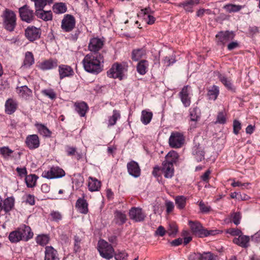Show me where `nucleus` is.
I'll return each instance as SVG.
<instances>
[{"label": "nucleus", "instance_id": "39448f33", "mask_svg": "<svg viewBox=\"0 0 260 260\" xmlns=\"http://www.w3.org/2000/svg\"><path fill=\"white\" fill-rule=\"evenodd\" d=\"M66 173L64 171L58 166H53L49 170L44 171L42 174L43 178L52 179L59 178L64 176Z\"/></svg>", "mask_w": 260, "mask_h": 260}, {"label": "nucleus", "instance_id": "5fc2aeb1", "mask_svg": "<svg viewBox=\"0 0 260 260\" xmlns=\"http://www.w3.org/2000/svg\"><path fill=\"white\" fill-rule=\"evenodd\" d=\"M226 122V118L225 114L222 112L218 113L215 123H219L223 124Z\"/></svg>", "mask_w": 260, "mask_h": 260}, {"label": "nucleus", "instance_id": "de8ad7c7", "mask_svg": "<svg viewBox=\"0 0 260 260\" xmlns=\"http://www.w3.org/2000/svg\"><path fill=\"white\" fill-rule=\"evenodd\" d=\"M34 57L32 52L27 51L25 53V58L23 61L24 66L30 67L34 63Z\"/></svg>", "mask_w": 260, "mask_h": 260}, {"label": "nucleus", "instance_id": "b1692460", "mask_svg": "<svg viewBox=\"0 0 260 260\" xmlns=\"http://www.w3.org/2000/svg\"><path fill=\"white\" fill-rule=\"evenodd\" d=\"M58 72L60 79L72 76L74 74L73 69L70 66L65 64H61L59 66Z\"/></svg>", "mask_w": 260, "mask_h": 260}, {"label": "nucleus", "instance_id": "3c124183", "mask_svg": "<svg viewBox=\"0 0 260 260\" xmlns=\"http://www.w3.org/2000/svg\"><path fill=\"white\" fill-rule=\"evenodd\" d=\"M34 2L36 10L37 9H43L48 4L46 0H30Z\"/></svg>", "mask_w": 260, "mask_h": 260}, {"label": "nucleus", "instance_id": "0e129e2a", "mask_svg": "<svg viewBox=\"0 0 260 260\" xmlns=\"http://www.w3.org/2000/svg\"><path fill=\"white\" fill-rule=\"evenodd\" d=\"M205 236L204 237H208L209 236H214L216 235L217 234H219L220 233H222L221 231L218 230H209L208 231L206 229L205 230Z\"/></svg>", "mask_w": 260, "mask_h": 260}, {"label": "nucleus", "instance_id": "f704fd0d", "mask_svg": "<svg viewBox=\"0 0 260 260\" xmlns=\"http://www.w3.org/2000/svg\"><path fill=\"white\" fill-rule=\"evenodd\" d=\"M148 66L149 63L147 60H141L137 65V71L139 74L144 75L147 73Z\"/></svg>", "mask_w": 260, "mask_h": 260}, {"label": "nucleus", "instance_id": "4d7b16f0", "mask_svg": "<svg viewBox=\"0 0 260 260\" xmlns=\"http://www.w3.org/2000/svg\"><path fill=\"white\" fill-rule=\"evenodd\" d=\"M178 232L177 226L175 223H171L169 225V229L167 230V233L170 236H174Z\"/></svg>", "mask_w": 260, "mask_h": 260}, {"label": "nucleus", "instance_id": "a19ab883", "mask_svg": "<svg viewBox=\"0 0 260 260\" xmlns=\"http://www.w3.org/2000/svg\"><path fill=\"white\" fill-rule=\"evenodd\" d=\"M187 198L183 196H177L175 198V204L179 209H183L186 204Z\"/></svg>", "mask_w": 260, "mask_h": 260}, {"label": "nucleus", "instance_id": "c9c22d12", "mask_svg": "<svg viewBox=\"0 0 260 260\" xmlns=\"http://www.w3.org/2000/svg\"><path fill=\"white\" fill-rule=\"evenodd\" d=\"M146 51L144 48L134 49L132 52V59L133 61H137L146 55Z\"/></svg>", "mask_w": 260, "mask_h": 260}, {"label": "nucleus", "instance_id": "a211bd4d", "mask_svg": "<svg viewBox=\"0 0 260 260\" xmlns=\"http://www.w3.org/2000/svg\"><path fill=\"white\" fill-rule=\"evenodd\" d=\"M44 254V260H60L57 251L52 246L45 247Z\"/></svg>", "mask_w": 260, "mask_h": 260}, {"label": "nucleus", "instance_id": "9d476101", "mask_svg": "<svg viewBox=\"0 0 260 260\" xmlns=\"http://www.w3.org/2000/svg\"><path fill=\"white\" fill-rule=\"evenodd\" d=\"M19 13L21 19L27 23H30L34 20L35 14L34 11L30 9L27 5L19 9Z\"/></svg>", "mask_w": 260, "mask_h": 260}, {"label": "nucleus", "instance_id": "79ce46f5", "mask_svg": "<svg viewBox=\"0 0 260 260\" xmlns=\"http://www.w3.org/2000/svg\"><path fill=\"white\" fill-rule=\"evenodd\" d=\"M67 8L63 3H56L53 6V10L56 14H62L67 11Z\"/></svg>", "mask_w": 260, "mask_h": 260}, {"label": "nucleus", "instance_id": "680f3d73", "mask_svg": "<svg viewBox=\"0 0 260 260\" xmlns=\"http://www.w3.org/2000/svg\"><path fill=\"white\" fill-rule=\"evenodd\" d=\"M232 221L236 224L238 225L240 222V219L241 218V214L239 212L234 213L232 215Z\"/></svg>", "mask_w": 260, "mask_h": 260}, {"label": "nucleus", "instance_id": "393cba45", "mask_svg": "<svg viewBox=\"0 0 260 260\" xmlns=\"http://www.w3.org/2000/svg\"><path fill=\"white\" fill-rule=\"evenodd\" d=\"M233 242L242 248H247L249 246L250 238L249 236L243 235L242 234L238 238H235Z\"/></svg>", "mask_w": 260, "mask_h": 260}, {"label": "nucleus", "instance_id": "13d9d810", "mask_svg": "<svg viewBox=\"0 0 260 260\" xmlns=\"http://www.w3.org/2000/svg\"><path fill=\"white\" fill-rule=\"evenodd\" d=\"M212 253L210 252H204L203 253H195L196 258L199 260H207Z\"/></svg>", "mask_w": 260, "mask_h": 260}, {"label": "nucleus", "instance_id": "e433bc0d", "mask_svg": "<svg viewBox=\"0 0 260 260\" xmlns=\"http://www.w3.org/2000/svg\"><path fill=\"white\" fill-rule=\"evenodd\" d=\"M35 125L40 135L44 137H51V132L44 124L37 123Z\"/></svg>", "mask_w": 260, "mask_h": 260}, {"label": "nucleus", "instance_id": "7c9ffc66", "mask_svg": "<svg viewBox=\"0 0 260 260\" xmlns=\"http://www.w3.org/2000/svg\"><path fill=\"white\" fill-rule=\"evenodd\" d=\"M126 221V215L120 211H116L114 213L113 222L119 225L123 224Z\"/></svg>", "mask_w": 260, "mask_h": 260}, {"label": "nucleus", "instance_id": "412c9836", "mask_svg": "<svg viewBox=\"0 0 260 260\" xmlns=\"http://www.w3.org/2000/svg\"><path fill=\"white\" fill-rule=\"evenodd\" d=\"M18 107L17 101L13 99H8L5 103V112L7 114L11 115L13 114Z\"/></svg>", "mask_w": 260, "mask_h": 260}, {"label": "nucleus", "instance_id": "c03bdc74", "mask_svg": "<svg viewBox=\"0 0 260 260\" xmlns=\"http://www.w3.org/2000/svg\"><path fill=\"white\" fill-rule=\"evenodd\" d=\"M243 6L234 4H227L223 7V9L228 13L237 12L240 11Z\"/></svg>", "mask_w": 260, "mask_h": 260}, {"label": "nucleus", "instance_id": "dca6fc26", "mask_svg": "<svg viewBox=\"0 0 260 260\" xmlns=\"http://www.w3.org/2000/svg\"><path fill=\"white\" fill-rule=\"evenodd\" d=\"M22 241L27 242L32 239L34 233L31 228L25 224L20 225L18 228Z\"/></svg>", "mask_w": 260, "mask_h": 260}, {"label": "nucleus", "instance_id": "20e7f679", "mask_svg": "<svg viewBox=\"0 0 260 260\" xmlns=\"http://www.w3.org/2000/svg\"><path fill=\"white\" fill-rule=\"evenodd\" d=\"M185 138L183 134L174 132H172L169 139V145L171 148H181L184 143Z\"/></svg>", "mask_w": 260, "mask_h": 260}, {"label": "nucleus", "instance_id": "6e6d98bb", "mask_svg": "<svg viewBox=\"0 0 260 260\" xmlns=\"http://www.w3.org/2000/svg\"><path fill=\"white\" fill-rule=\"evenodd\" d=\"M114 257L116 260H127L128 254L125 251H118L114 253Z\"/></svg>", "mask_w": 260, "mask_h": 260}, {"label": "nucleus", "instance_id": "f03ea898", "mask_svg": "<svg viewBox=\"0 0 260 260\" xmlns=\"http://www.w3.org/2000/svg\"><path fill=\"white\" fill-rule=\"evenodd\" d=\"M3 26L7 30L13 31L16 26L17 17L15 13L9 9H5L2 15Z\"/></svg>", "mask_w": 260, "mask_h": 260}, {"label": "nucleus", "instance_id": "473e14b6", "mask_svg": "<svg viewBox=\"0 0 260 260\" xmlns=\"http://www.w3.org/2000/svg\"><path fill=\"white\" fill-rule=\"evenodd\" d=\"M179 154L175 151H170L165 157L164 161L167 163H171L172 165L176 164L179 161Z\"/></svg>", "mask_w": 260, "mask_h": 260}, {"label": "nucleus", "instance_id": "4468645a", "mask_svg": "<svg viewBox=\"0 0 260 260\" xmlns=\"http://www.w3.org/2000/svg\"><path fill=\"white\" fill-rule=\"evenodd\" d=\"M41 35V29L34 26L27 27L25 30L26 38L31 42L39 39Z\"/></svg>", "mask_w": 260, "mask_h": 260}, {"label": "nucleus", "instance_id": "774afa93", "mask_svg": "<svg viewBox=\"0 0 260 260\" xmlns=\"http://www.w3.org/2000/svg\"><path fill=\"white\" fill-rule=\"evenodd\" d=\"M185 4H186V1H185L183 3H180L178 5V6L179 7H183L185 9V10L187 12H193L192 7L190 5H185Z\"/></svg>", "mask_w": 260, "mask_h": 260}, {"label": "nucleus", "instance_id": "49530a36", "mask_svg": "<svg viewBox=\"0 0 260 260\" xmlns=\"http://www.w3.org/2000/svg\"><path fill=\"white\" fill-rule=\"evenodd\" d=\"M9 239L12 243H17L22 241L18 229L10 233Z\"/></svg>", "mask_w": 260, "mask_h": 260}, {"label": "nucleus", "instance_id": "6ab92c4d", "mask_svg": "<svg viewBox=\"0 0 260 260\" xmlns=\"http://www.w3.org/2000/svg\"><path fill=\"white\" fill-rule=\"evenodd\" d=\"M127 169L129 174L135 178L139 177L141 175V169L138 164L134 160L127 164Z\"/></svg>", "mask_w": 260, "mask_h": 260}, {"label": "nucleus", "instance_id": "09e8293b", "mask_svg": "<svg viewBox=\"0 0 260 260\" xmlns=\"http://www.w3.org/2000/svg\"><path fill=\"white\" fill-rule=\"evenodd\" d=\"M219 78L220 81L222 83V84L226 87L227 89L232 91L234 90L232 83L230 79L221 75H220Z\"/></svg>", "mask_w": 260, "mask_h": 260}, {"label": "nucleus", "instance_id": "f257e3e1", "mask_svg": "<svg viewBox=\"0 0 260 260\" xmlns=\"http://www.w3.org/2000/svg\"><path fill=\"white\" fill-rule=\"evenodd\" d=\"M106 54V52L104 50L101 52L87 54L82 61L84 70L94 74L100 73L103 70Z\"/></svg>", "mask_w": 260, "mask_h": 260}, {"label": "nucleus", "instance_id": "9b49d317", "mask_svg": "<svg viewBox=\"0 0 260 260\" xmlns=\"http://www.w3.org/2000/svg\"><path fill=\"white\" fill-rule=\"evenodd\" d=\"M154 11L150 7H147L141 10L138 16L149 25L153 24L155 21V18L153 16Z\"/></svg>", "mask_w": 260, "mask_h": 260}, {"label": "nucleus", "instance_id": "5701e85b", "mask_svg": "<svg viewBox=\"0 0 260 260\" xmlns=\"http://www.w3.org/2000/svg\"><path fill=\"white\" fill-rule=\"evenodd\" d=\"M161 171L166 178H171L174 176V166L171 163H167L164 161Z\"/></svg>", "mask_w": 260, "mask_h": 260}, {"label": "nucleus", "instance_id": "ddd939ff", "mask_svg": "<svg viewBox=\"0 0 260 260\" xmlns=\"http://www.w3.org/2000/svg\"><path fill=\"white\" fill-rule=\"evenodd\" d=\"M104 45V41L102 39L93 38L90 40L88 46V49L90 53L100 52Z\"/></svg>", "mask_w": 260, "mask_h": 260}, {"label": "nucleus", "instance_id": "c85d7f7f", "mask_svg": "<svg viewBox=\"0 0 260 260\" xmlns=\"http://www.w3.org/2000/svg\"><path fill=\"white\" fill-rule=\"evenodd\" d=\"M101 183L97 179L89 177L88 182V188L90 191H98L101 188Z\"/></svg>", "mask_w": 260, "mask_h": 260}, {"label": "nucleus", "instance_id": "37998d69", "mask_svg": "<svg viewBox=\"0 0 260 260\" xmlns=\"http://www.w3.org/2000/svg\"><path fill=\"white\" fill-rule=\"evenodd\" d=\"M219 93V87L216 85H213L208 92L209 99L215 101L217 99Z\"/></svg>", "mask_w": 260, "mask_h": 260}, {"label": "nucleus", "instance_id": "864d4df0", "mask_svg": "<svg viewBox=\"0 0 260 260\" xmlns=\"http://www.w3.org/2000/svg\"><path fill=\"white\" fill-rule=\"evenodd\" d=\"M42 93L51 100L56 98V93L52 89H46L42 90Z\"/></svg>", "mask_w": 260, "mask_h": 260}, {"label": "nucleus", "instance_id": "1a4fd4ad", "mask_svg": "<svg viewBox=\"0 0 260 260\" xmlns=\"http://www.w3.org/2000/svg\"><path fill=\"white\" fill-rule=\"evenodd\" d=\"M125 71L124 66L117 62L114 63L111 68L107 72L108 76L110 78H118L122 80Z\"/></svg>", "mask_w": 260, "mask_h": 260}, {"label": "nucleus", "instance_id": "58836bf2", "mask_svg": "<svg viewBox=\"0 0 260 260\" xmlns=\"http://www.w3.org/2000/svg\"><path fill=\"white\" fill-rule=\"evenodd\" d=\"M153 114L151 112L143 110L141 113V121L145 125L148 124L151 121Z\"/></svg>", "mask_w": 260, "mask_h": 260}, {"label": "nucleus", "instance_id": "2f4dec72", "mask_svg": "<svg viewBox=\"0 0 260 260\" xmlns=\"http://www.w3.org/2000/svg\"><path fill=\"white\" fill-rule=\"evenodd\" d=\"M190 120L195 123L199 121L201 117V112L197 106H193L189 109Z\"/></svg>", "mask_w": 260, "mask_h": 260}, {"label": "nucleus", "instance_id": "4be33fe9", "mask_svg": "<svg viewBox=\"0 0 260 260\" xmlns=\"http://www.w3.org/2000/svg\"><path fill=\"white\" fill-rule=\"evenodd\" d=\"M84 198V194H83V198H79L77 200L75 207L80 213L86 214L88 212V203Z\"/></svg>", "mask_w": 260, "mask_h": 260}, {"label": "nucleus", "instance_id": "ea45409f", "mask_svg": "<svg viewBox=\"0 0 260 260\" xmlns=\"http://www.w3.org/2000/svg\"><path fill=\"white\" fill-rule=\"evenodd\" d=\"M120 118V114L119 111L117 110H114L113 111V114L111 116L109 117L108 119V126L114 125L117 120Z\"/></svg>", "mask_w": 260, "mask_h": 260}, {"label": "nucleus", "instance_id": "a878e982", "mask_svg": "<svg viewBox=\"0 0 260 260\" xmlns=\"http://www.w3.org/2000/svg\"><path fill=\"white\" fill-rule=\"evenodd\" d=\"M57 65V60L56 59H50L40 63L39 65V68L43 71H46L55 68Z\"/></svg>", "mask_w": 260, "mask_h": 260}, {"label": "nucleus", "instance_id": "e2e57ef3", "mask_svg": "<svg viewBox=\"0 0 260 260\" xmlns=\"http://www.w3.org/2000/svg\"><path fill=\"white\" fill-rule=\"evenodd\" d=\"M164 63L167 67H169L175 62L176 60L174 56L171 57L166 56L164 59Z\"/></svg>", "mask_w": 260, "mask_h": 260}, {"label": "nucleus", "instance_id": "f3484780", "mask_svg": "<svg viewBox=\"0 0 260 260\" xmlns=\"http://www.w3.org/2000/svg\"><path fill=\"white\" fill-rule=\"evenodd\" d=\"M190 89L189 86H185L179 93L181 101L185 107H189L191 103L190 97L189 96Z\"/></svg>", "mask_w": 260, "mask_h": 260}, {"label": "nucleus", "instance_id": "8fccbe9b", "mask_svg": "<svg viewBox=\"0 0 260 260\" xmlns=\"http://www.w3.org/2000/svg\"><path fill=\"white\" fill-rule=\"evenodd\" d=\"M13 152V150L10 149L8 146H4L0 148V154L5 158H8Z\"/></svg>", "mask_w": 260, "mask_h": 260}, {"label": "nucleus", "instance_id": "603ef678", "mask_svg": "<svg viewBox=\"0 0 260 260\" xmlns=\"http://www.w3.org/2000/svg\"><path fill=\"white\" fill-rule=\"evenodd\" d=\"M200 211L203 213H209L211 210V208L210 206H208L207 204H205L202 201H200L199 204Z\"/></svg>", "mask_w": 260, "mask_h": 260}, {"label": "nucleus", "instance_id": "2eb2a0df", "mask_svg": "<svg viewBox=\"0 0 260 260\" xmlns=\"http://www.w3.org/2000/svg\"><path fill=\"white\" fill-rule=\"evenodd\" d=\"M25 143L26 146L30 150H34L39 147L40 140L37 135H29L26 137Z\"/></svg>", "mask_w": 260, "mask_h": 260}, {"label": "nucleus", "instance_id": "bb28decb", "mask_svg": "<svg viewBox=\"0 0 260 260\" xmlns=\"http://www.w3.org/2000/svg\"><path fill=\"white\" fill-rule=\"evenodd\" d=\"M19 96L25 100L28 99L32 95V90L27 86H22L16 88Z\"/></svg>", "mask_w": 260, "mask_h": 260}, {"label": "nucleus", "instance_id": "7ed1b4c3", "mask_svg": "<svg viewBox=\"0 0 260 260\" xmlns=\"http://www.w3.org/2000/svg\"><path fill=\"white\" fill-rule=\"evenodd\" d=\"M98 250L100 255L106 259L112 258L114 255V249L112 246L104 240L99 241Z\"/></svg>", "mask_w": 260, "mask_h": 260}, {"label": "nucleus", "instance_id": "f8f14e48", "mask_svg": "<svg viewBox=\"0 0 260 260\" xmlns=\"http://www.w3.org/2000/svg\"><path fill=\"white\" fill-rule=\"evenodd\" d=\"M188 225L191 232L195 236L200 238H203L205 235L204 233L205 229L200 222L198 221L189 220L188 221Z\"/></svg>", "mask_w": 260, "mask_h": 260}, {"label": "nucleus", "instance_id": "4c0bfd02", "mask_svg": "<svg viewBox=\"0 0 260 260\" xmlns=\"http://www.w3.org/2000/svg\"><path fill=\"white\" fill-rule=\"evenodd\" d=\"M49 241L50 237L48 235L41 234L36 237V243L42 246L46 245Z\"/></svg>", "mask_w": 260, "mask_h": 260}, {"label": "nucleus", "instance_id": "69168bd1", "mask_svg": "<svg viewBox=\"0 0 260 260\" xmlns=\"http://www.w3.org/2000/svg\"><path fill=\"white\" fill-rule=\"evenodd\" d=\"M66 152L69 156H72L76 154L77 152V149L76 147H71L70 146H66Z\"/></svg>", "mask_w": 260, "mask_h": 260}, {"label": "nucleus", "instance_id": "338daca9", "mask_svg": "<svg viewBox=\"0 0 260 260\" xmlns=\"http://www.w3.org/2000/svg\"><path fill=\"white\" fill-rule=\"evenodd\" d=\"M240 47L239 43L237 41H233L230 42L229 44L227 45V49L230 50H233L235 49L238 48Z\"/></svg>", "mask_w": 260, "mask_h": 260}, {"label": "nucleus", "instance_id": "6e6552de", "mask_svg": "<svg viewBox=\"0 0 260 260\" xmlns=\"http://www.w3.org/2000/svg\"><path fill=\"white\" fill-rule=\"evenodd\" d=\"M129 218L136 222L144 221L146 217L145 211L140 207H132L129 211Z\"/></svg>", "mask_w": 260, "mask_h": 260}, {"label": "nucleus", "instance_id": "72a5a7b5", "mask_svg": "<svg viewBox=\"0 0 260 260\" xmlns=\"http://www.w3.org/2000/svg\"><path fill=\"white\" fill-rule=\"evenodd\" d=\"M75 110L81 117L85 116L88 109L87 104L84 102L76 103L75 104Z\"/></svg>", "mask_w": 260, "mask_h": 260}, {"label": "nucleus", "instance_id": "a18cd8bd", "mask_svg": "<svg viewBox=\"0 0 260 260\" xmlns=\"http://www.w3.org/2000/svg\"><path fill=\"white\" fill-rule=\"evenodd\" d=\"M38 177L35 174H30L25 177V182L28 187H33L36 185Z\"/></svg>", "mask_w": 260, "mask_h": 260}, {"label": "nucleus", "instance_id": "c756f323", "mask_svg": "<svg viewBox=\"0 0 260 260\" xmlns=\"http://www.w3.org/2000/svg\"><path fill=\"white\" fill-rule=\"evenodd\" d=\"M14 205V199L12 197L7 198L2 203V211L4 210L6 213L8 212L12 209Z\"/></svg>", "mask_w": 260, "mask_h": 260}, {"label": "nucleus", "instance_id": "cd10ccee", "mask_svg": "<svg viewBox=\"0 0 260 260\" xmlns=\"http://www.w3.org/2000/svg\"><path fill=\"white\" fill-rule=\"evenodd\" d=\"M35 15L44 21H47L52 19V13L51 11H44L43 9H37Z\"/></svg>", "mask_w": 260, "mask_h": 260}, {"label": "nucleus", "instance_id": "423d86ee", "mask_svg": "<svg viewBox=\"0 0 260 260\" xmlns=\"http://www.w3.org/2000/svg\"><path fill=\"white\" fill-rule=\"evenodd\" d=\"M235 35L232 31H220L215 36L216 42L218 45H224L228 42L233 40Z\"/></svg>", "mask_w": 260, "mask_h": 260}, {"label": "nucleus", "instance_id": "aec40b11", "mask_svg": "<svg viewBox=\"0 0 260 260\" xmlns=\"http://www.w3.org/2000/svg\"><path fill=\"white\" fill-rule=\"evenodd\" d=\"M192 153L198 162L201 161L205 158L204 147L200 144H196L193 147Z\"/></svg>", "mask_w": 260, "mask_h": 260}, {"label": "nucleus", "instance_id": "0eeeda50", "mask_svg": "<svg viewBox=\"0 0 260 260\" xmlns=\"http://www.w3.org/2000/svg\"><path fill=\"white\" fill-rule=\"evenodd\" d=\"M75 17L72 15L66 14L61 20V28L63 32H70L75 28Z\"/></svg>", "mask_w": 260, "mask_h": 260}, {"label": "nucleus", "instance_id": "bf43d9fd", "mask_svg": "<svg viewBox=\"0 0 260 260\" xmlns=\"http://www.w3.org/2000/svg\"><path fill=\"white\" fill-rule=\"evenodd\" d=\"M50 216L52 220L55 221H58L62 219V215L58 211H53L50 213Z\"/></svg>", "mask_w": 260, "mask_h": 260}, {"label": "nucleus", "instance_id": "052dcab7", "mask_svg": "<svg viewBox=\"0 0 260 260\" xmlns=\"http://www.w3.org/2000/svg\"><path fill=\"white\" fill-rule=\"evenodd\" d=\"M241 129V124L240 122L237 120H234L233 121V132L235 134L237 135Z\"/></svg>", "mask_w": 260, "mask_h": 260}]
</instances>
